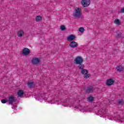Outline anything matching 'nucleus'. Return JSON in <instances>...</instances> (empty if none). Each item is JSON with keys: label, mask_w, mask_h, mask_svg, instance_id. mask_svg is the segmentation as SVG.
<instances>
[{"label": "nucleus", "mask_w": 124, "mask_h": 124, "mask_svg": "<svg viewBox=\"0 0 124 124\" xmlns=\"http://www.w3.org/2000/svg\"><path fill=\"white\" fill-rule=\"evenodd\" d=\"M44 100H46L47 102L50 103V104H61L62 106H64V107H71L73 106L72 103L69 102H67V101H64V102L61 101L60 100L55 101V100L53 99L52 97H49L48 98L46 97L44 99Z\"/></svg>", "instance_id": "f257e3e1"}, {"label": "nucleus", "mask_w": 124, "mask_h": 124, "mask_svg": "<svg viewBox=\"0 0 124 124\" xmlns=\"http://www.w3.org/2000/svg\"><path fill=\"white\" fill-rule=\"evenodd\" d=\"M16 102V98L14 96H10L8 97H7L5 99L1 100V103L3 104L6 103L8 102L9 104H13L14 102Z\"/></svg>", "instance_id": "f03ea898"}, {"label": "nucleus", "mask_w": 124, "mask_h": 124, "mask_svg": "<svg viewBox=\"0 0 124 124\" xmlns=\"http://www.w3.org/2000/svg\"><path fill=\"white\" fill-rule=\"evenodd\" d=\"M97 115L103 118H106V117H109L111 116V115L110 114L108 115L107 112H106V111H105L104 110H99V111L97 113Z\"/></svg>", "instance_id": "7ed1b4c3"}, {"label": "nucleus", "mask_w": 124, "mask_h": 124, "mask_svg": "<svg viewBox=\"0 0 124 124\" xmlns=\"http://www.w3.org/2000/svg\"><path fill=\"white\" fill-rule=\"evenodd\" d=\"M84 60L81 56H77L74 60V62L76 64H82Z\"/></svg>", "instance_id": "20e7f679"}, {"label": "nucleus", "mask_w": 124, "mask_h": 124, "mask_svg": "<svg viewBox=\"0 0 124 124\" xmlns=\"http://www.w3.org/2000/svg\"><path fill=\"white\" fill-rule=\"evenodd\" d=\"M81 12H82V9L81 8H77L74 12V17H79V16H80Z\"/></svg>", "instance_id": "39448f33"}, {"label": "nucleus", "mask_w": 124, "mask_h": 124, "mask_svg": "<svg viewBox=\"0 0 124 124\" xmlns=\"http://www.w3.org/2000/svg\"><path fill=\"white\" fill-rule=\"evenodd\" d=\"M81 3L83 7H88L91 4V0H82Z\"/></svg>", "instance_id": "423d86ee"}, {"label": "nucleus", "mask_w": 124, "mask_h": 124, "mask_svg": "<svg viewBox=\"0 0 124 124\" xmlns=\"http://www.w3.org/2000/svg\"><path fill=\"white\" fill-rule=\"evenodd\" d=\"M77 109H79L80 112H82V113H84V112H87V108H86L85 107H83L82 106L75 107V110H77Z\"/></svg>", "instance_id": "0eeeda50"}, {"label": "nucleus", "mask_w": 124, "mask_h": 124, "mask_svg": "<svg viewBox=\"0 0 124 124\" xmlns=\"http://www.w3.org/2000/svg\"><path fill=\"white\" fill-rule=\"evenodd\" d=\"M109 120H111V121H121V122H124V118H121V116H116L114 118H109Z\"/></svg>", "instance_id": "6e6552de"}, {"label": "nucleus", "mask_w": 124, "mask_h": 124, "mask_svg": "<svg viewBox=\"0 0 124 124\" xmlns=\"http://www.w3.org/2000/svg\"><path fill=\"white\" fill-rule=\"evenodd\" d=\"M81 74L84 75V78L88 79L90 78V74H88V70L87 69H83L81 70Z\"/></svg>", "instance_id": "1a4fd4ad"}, {"label": "nucleus", "mask_w": 124, "mask_h": 124, "mask_svg": "<svg viewBox=\"0 0 124 124\" xmlns=\"http://www.w3.org/2000/svg\"><path fill=\"white\" fill-rule=\"evenodd\" d=\"M35 98L36 100L42 102L44 100V96L42 95H37L35 96Z\"/></svg>", "instance_id": "9d476101"}, {"label": "nucleus", "mask_w": 124, "mask_h": 124, "mask_svg": "<svg viewBox=\"0 0 124 124\" xmlns=\"http://www.w3.org/2000/svg\"><path fill=\"white\" fill-rule=\"evenodd\" d=\"M22 54L25 56H28L30 54V49L28 48H24L22 51Z\"/></svg>", "instance_id": "9b49d317"}, {"label": "nucleus", "mask_w": 124, "mask_h": 124, "mask_svg": "<svg viewBox=\"0 0 124 124\" xmlns=\"http://www.w3.org/2000/svg\"><path fill=\"white\" fill-rule=\"evenodd\" d=\"M114 82L115 80L113 79H108L107 80L106 84L107 86H112V84H114Z\"/></svg>", "instance_id": "f8f14e48"}, {"label": "nucleus", "mask_w": 124, "mask_h": 124, "mask_svg": "<svg viewBox=\"0 0 124 124\" xmlns=\"http://www.w3.org/2000/svg\"><path fill=\"white\" fill-rule=\"evenodd\" d=\"M39 62L40 61L38 58H33L32 60V63H33V64H39Z\"/></svg>", "instance_id": "ddd939ff"}, {"label": "nucleus", "mask_w": 124, "mask_h": 124, "mask_svg": "<svg viewBox=\"0 0 124 124\" xmlns=\"http://www.w3.org/2000/svg\"><path fill=\"white\" fill-rule=\"evenodd\" d=\"M75 38H76L75 35L73 34H71L67 37V39L68 41H71L72 40H74Z\"/></svg>", "instance_id": "4468645a"}, {"label": "nucleus", "mask_w": 124, "mask_h": 124, "mask_svg": "<svg viewBox=\"0 0 124 124\" xmlns=\"http://www.w3.org/2000/svg\"><path fill=\"white\" fill-rule=\"evenodd\" d=\"M24 91L22 90H19L17 92V95L19 97H23V96H24Z\"/></svg>", "instance_id": "2eb2a0df"}, {"label": "nucleus", "mask_w": 124, "mask_h": 124, "mask_svg": "<svg viewBox=\"0 0 124 124\" xmlns=\"http://www.w3.org/2000/svg\"><path fill=\"white\" fill-rule=\"evenodd\" d=\"M24 33L25 32H24V31L21 30H19L17 32V36H18V37H22Z\"/></svg>", "instance_id": "dca6fc26"}, {"label": "nucleus", "mask_w": 124, "mask_h": 124, "mask_svg": "<svg viewBox=\"0 0 124 124\" xmlns=\"http://www.w3.org/2000/svg\"><path fill=\"white\" fill-rule=\"evenodd\" d=\"M77 45H78L77 43H76V42H72L70 44V46L72 48H75L77 46Z\"/></svg>", "instance_id": "f3484780"}, {"label": "nucleus", "mask_w": 124, "mask_h": 124, "mask_svg": "<svg viewBox=\"0 0 124 124\" xmlns=\"http://www.w3.org/2000/svg\"><path fill=\"white\" fill-rule=\"evenodd\" d=\"M114 23L116 26H120V25H121V20L119 19H116L114 20Z\"/></svg>", "instance_id": "a211bd4d"}, {"label": "nucleus", "mask_w": 124, "mask_h": 124, "mask_svg": "<svg viewBox=\"0 0 124 124\" xmlns=\"http://www.w3.org/2000/svg\"><path fill=\"white\" fill-rule=\"evenodd\" d=\"M116 69L117 71H119V72H121V71H123V70H124V67H123L122 66H118L116 67Z\"/></svg>", "instance_id": "6ab92c4d"}, {"label": "nucleus", "mask_w": 124, "mask_h": 124, "mask_svg": "<svg viewBox=\"0 0 124 124\" xmlns=\"http://www.w3.org/2000/svg\"><path fill=\"white\" fill-rule=\"evenodd\" d=\"M87 99L88 101H89L90 102H92V101H93V99H94V98L92 96H90L89 97H88Z\"/></svg>", "instance_id": "aec40b11"}, {"label": "nucleus", "mask_w": 124, "mask_h": 124, "mask_svg": "<svg viewBox=\"0 0 124 124\" xmlns=\"http://www.w3.org/2000/svg\"><path fill=\"white\" fill-rule=\"evenodd\" d=\"M42 19V17H41L40 16H38L36 17V21L37 22H39V21H41Z\"/></svg>", "instance_id": "412c9836"}, {"label": "nucleus", "mask_w": 124, "mask_h": 124, "mask_svg": "<svg viewBox=\"0 0 124 124\" xmlns=\"http://www.w3.org/2000/svg\"><path fill=\"white\" fill-rule=\"evenodd\" d=\"M88 93H92L93 92V87L91 86L90 87H89L87 89V91Z\"/></svg>", "instance_id": "4be33fe9"}, {"label": "nucleus", "mask_w": 124, "mask_h": 124, "mask_svg": "<svg viewBox=\"0 0 124 124\" xmlns=\"http://www.w3.org/2000/svg\"><path fill=\"white\" fill-rule=\"evenodd\" d=\"M78 67H79V69L83 70V69H84V64H79Z\"/></svg>", "instance_id": "5701e85b"}, {"label": "nucleus", "mask_w": 124, "mask_h": 124, "mask_svg": "<svg viewBox=\"0 0 124 124\" xmlns=\"http://www.w3.org/2000/svg\"><path fill=\"white\" fill-rule=\"evenodd\" d=\"M60 30H61V31H64L65 30V26H64V25H61L60 26Z\"/></svg>", "instance_id": "b1692460"}, {"label": "nucleus", "mask_w": 124, "mask_h": 124, "mask_svg": "<svg viewBox=\"0 0 124 124\" xmlns=\"http://www.w3.org/2000/svg\"><path fill=\"white\" fill-rule=\"evenodd\" d=\"M28 85L29 88H31L33 85V82H28Z\"/></svg>", "instance_id": "393cba45"}, {"label": "nucleus", "mask_w": 124, "mask_h": 124, "mask_svg": "<svg viewBox=\"0 0 124 124\" xmlns=\"http://www.w3.org/2000/svg\"><path fill=\"white\" fill-rule=\"evenodd\" d=\"M79 31L80 32H84V31H85V29H84V28L81 27L79 29Z\"/></svg>", "instance_id": "a878e982"}, {"label": "nucleus", "mask_w": 124, "mask_h": 124, "mask_svg": "<svg viewBox=\"0 0 124 124\" xmlns=\"http://www.w3.org/2000/svg\"><path fill=\"white\" fill-rule=\"evenodd\" d=\"M12 109H14V110H16V106L12 107Z\"/></svg>", "instance_id": "bb28decb"}, {"label": "nucleus", "mask_w": 124, "mask_h": 124, "mask_svg": "<svg viewBox=\"0 0 124 124\" xmlns=\"http://www.w3.org/2000/svg\"><path fill=\"white\" fill-rule=\"evenodd\" d=\"M119 103H120V104H122V101L119 102Z\"/></svg>", "instance_id": "cd10ccee"}]
</instances>
